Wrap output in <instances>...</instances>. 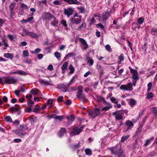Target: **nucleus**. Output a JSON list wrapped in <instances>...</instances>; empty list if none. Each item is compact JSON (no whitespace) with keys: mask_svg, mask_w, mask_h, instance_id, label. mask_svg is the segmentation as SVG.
<instances>
[{"mask_svg":"<svg viewBox=\"0 0 157 157\" xmlns=\"http://www.w3.org/2000/svg\"><path fill=\"white\" fill-rule=\"evenodd\" d=\"M15 3H12L10 4L9 7V10L10 13V17H12L14 14V12L13 11V9L15 6Z\"/></svg>","mask_w":157,"mask_h":157,"instance_id":"12","label":"nucleus"},{"mask_svg":"<svg viewBox=\"0 0 157 157\" xmlns=\"http://www.w3.org/2000/svg\"><path fill=\"white\" fill-rule=\"evenodd\" d=\"M77 77V75H75L74 76H73L72 78L71 79V80H70V81L69 83H68V85L70 86L72 84V83L74 82L75 81V79Z\"/></svg>","mask_w":157,"mask_h":157,"instance_id":"24","label":"nucleus"},{"mask_svg":"<svg viewBox=\"0 0 157 157\" xmlns=\"http://www.w3.org/2000/svg\"><path fill=\"white\" fill-rule=\"evenodd\" d=\"M83 87L82 85L78 87V92L77 94V98L79 100L83 101L85 98V95L82 93Z\"/></svg>","mask_w":157,"mask_h":157,"instance_id":"3","label":"nucleus"},{"mask_svg":"<svg viewBox=\"0 0 157 157\" xmlns=\"http://www.w3.org/2000/svg\"><path fill=\"white\" fill-rule=\"evenodd\" d=\"M39 81L41 84H43L45 85L49 84V83L47 81H45L43 80V79L40 78L39 79Z\"/></svg>","mask_w":157,"mask_h":157,"instance_id":"38","label":"nucleus"},{"mask_svg":"<svg viewBox=\"0 0 157 157\" xmlns=\"http://www.w3.org/2000/svg\"><path fill=\"white\" fill-rule=\"evenodd\" d=\"M109 11H107L103 14L102 16L103 21H106L107 19L109 16Z\"/></svg>","mask_w":157,"mask_h":157,"instance_id":"19","label":"nucleus"},{"mask_svg":"<svg viewBox=\"0 0 157 157\" xmlns=\"http://www.w3.org/2000/svg\"><path fill=\"white\" fill-rule=\"evenodd\" d=\"M30 93L34 95H37L38 90L36 89H33L31 90Z\"/></svg>","mask_w":157,"mask_h":157,"instance_id":"25","label":"nucleus"},{"mask_svg":"<svg viewBox=\"0 0 157 157\" xmlns=\"http://www.w3.org/2000/svg\"><path fill=\"white\" fill-rule=\"evenodd\" d=\"M70 24L72 25L74 24L78 25L81 23V19L78 18H75V17H72L70 18Z\"/></svg>","mask_w":157,"mask_h":157,"instance_id":"8","label":"nucleus"},{"mask_svg":"<svg viewBox=\"0 0 157 157\" xmlns=\"http://www.w3.org/2000/svg\"><path fill=\"white\" fill-rule=\"evenodd\" d=\"M29 36H30L32 38H36L39 36V35L38 34H35L34 33H33L31 32Z\"/></svg>","mask_w":157,"mask_h":157,"instance_id":"28","label":"nucleus"},{"mask_svg":"<svg viewBox=\"0 0 157 157\" xmlns=\"http://www.w3.org/2000/svg\"><path fill=\"white\" fill-rule=\"evenodd\" d=\"M89 116L95 118L98 116L100 113V110L98 108L94 109L93 110H90L88 111Z\"/></svg>","mask_w":157,"mask_h":157,"instance_id":"4","label":"nucleus"},{"mask_svg":"<svg viewBox=\"0 0 157 157\" xmlns=\"http://www.w3.org/2000/svg\"><path fill=\"white\" fill-rule=\"evenodd\" d=\"M86 59L87 61V63L90 67L92 66L94 63V61L92 58L89 56H86Z\"/></svg>","mask_w":157,"mask_h":157,"instance_id":"13","label":"nucleus"},{"mask_svg":"<svg viewBox=\"0 0 157 157\" xmlns=\"http://www.w3.org/2000/svg\"><path fill=\"white\" fill-rule=\"evenodd\" d=\"M32 105H29V107H27L25 109V111L27 112L30 113L32 111V109L31 108Z\"/></svg>","mask_w":157,"mask_h":157,"instance_id":"47","label":"nucleus"},{"mask_svg":"<svg viewBox=\"0 0 157 157\" xmlns=\"http://www.w3.org/2000/svg\"><path fill=\"white\" fill-rule=\"evenodd\" d=\"M123 113H120L119 111H116L113 113V115L116 116L115 118L117 120H122L123 117L122 115Z\"/></svg>","mask_w":157,"mask_h":157,"instance_id":"11","label":"nucleus"},{"mask_svg":"<svg viewBox=\"0 0 157 157\" xmlns=\"http://www.w3.org/2000/svg\"><path fill=\"white\" fill-rule=\"evenodd\" d=\"M80 42L84 46V50H86L88 48V45L87 44L86 40L80 38L79 39Z\"/></svg>","mask_w":157,"mask_h":157,"instance_id":"16","label":"nucleus"},{"mask_svg":"<svg viewBox=\"0 0 157 157\" xmlns=\"http://www.w3.org/2000/svg\"><path fill=\"white\" fill-rule=\"evenodd\" d=\"M20 7L24 9H27L28 8V7L23 3L21 4Z\"/></svg>","mask_w":157,"mask_h":157,"instance_id":"50","label":"nucleus"},{"mask_svg":"<svg viewBox=\"0 0 157 157\" xmlns=\"http://www.w3.org/2000/svg\"><path fill=\"white\" fill-rule=\"evenodd\" d=\"M83 128V127H81L80 128L78 127H75L73 129L72 131L73 133L74 134L73 135L76 134H78L82 130Z\"/></svg>","mask_w":157,"mask_h":157,"instance_id":"10","label":"nucleus"},{"mask_svg":"<svg viewBox=\"0 0 157 157\" xmlns=\"http://www.w3.org/2000/svg\"><path fill=\"white\" fill-rule=\"evenodd\" d=\"M96 97L97 98V101L99 102L101 101H102L103 102V101H104L105 99L104 98L100 95H97Z\"/></svg>","mask_w":157,"mask_h":157,"instance_id":"27","label":"nucleus"},{"mask_svg":"<svg viewBox=\"0 0 157 157\" xmlns=\"http://www.w3.org/2000/svg\"><path fill=\"white\" fill-rule=\"evenodd\" d=\"M144 21V19L142 17H140L138 19V22L140 24H142Z\"/></svg>","mask_w":157,"mask_h":157,"instance_id":"45","label":"nucleus"},{"mask_svg":"<svg viewBox=\"0 0 157 157\" xmlns=\"http://www.w3.org/2000/svg\"><path fill=\"white\" fill-rule=\"evenodd\" d=\"M18 73L20 75H26L27 74L25 72L21 71H18Z\"/></svg>","mask_w":157,"mask_h":157,"instance_id":"51","label":"nucleus"},{"mask_svg":"<svg viewBox=\"0 0 157 157\" xmlns=\"http://www.w3.org/2000/svg\"><path fill=\"white\" fill-rule=\"evenodd\" d=\"M19 108V105H15L14 106H12L10 108L11 111V112H12L14 110L18 111Z\"/></svg>","mask_w":157,"mask_h":157,"instance_id":"23","label":"nucleus"},{"mask_svg":"<svg viewBox=\"0 0 157 157\" xmlns=\"http://www.w3.org/2000/svg\"><path fill=\"white\" fill-rule=\"evenodd\" d=\"M30 32H31L28 31L25 29H24L23 30L22 35L23 36L25 35L29 36L30 34Z\"/></svg>","mask_w":157,"mask_h":157,"instance_id":"39","label":"nucleus"},{"mask_svg":"<svg viewBox=\"0 0 157 157\" xmlns=\"http://www.w3.org/2000/svg\"><path fill=\"white\" fill-rule=\"evenodd\" d=\"M152 109V113L155 114V115H156L157 114L156 113H157V110L156 107H153Z\"/></svg>","mask_w":157,"mask_h":157,"instance_id":"57","label":"nucleus"},{"mask_svg":"<svg viewBox=\"0 0 157 157\" xmlns=\"http://www.w3.org/2000/svg\"><path fill=\"white\" fill-rule=\"evenodd\" d=\"M69 70H70L69 74H73L75 71V69L72 64H70L69 67Z\"/></svg>","mask_w":157,"mask_h":157,"instance_id":"22","label":"nucleus"},{"mask_svg":"<svg viewBox=\"0 0 157 157\" xmlns=\"http://www.w3.org/2000/svg\"><path fill=\"white\" fill-rule=\"evenodd\" d=\"M142 127L141 126H140L138 128L137 130L136 131L137 133H140L142 130Z\"/></svg>","mask_w":157,"mask_h":157,"instance_id":"63","label":"nucleus"},{"mask_svg":"<svg viewBox=\"0 0 157 157\" xmlns=\"http://www.w3.org/2000/svg\"><path fill=\"white\" fill-rule=\"evenodd\" d=\"M136 101L133 99H130L129 101V105L131 106H133L135 105Z\"/></svg>","mask_w":157,"mask_h":157,"instance_id":"32","label":"nucleus"},{"mask_svg":"<svg viewBox=\"0 0 157 157\" xmlns=\"http://www.w3.org/2000/svg\"><path fill=\"white\" fill-rule=\"evenodd\" d=\"M64 103L68 105L71 104V100H66V101H64Z\"/></svg>","mask_w":157,"mask_h":157,"instance_id":"64","label":"nucleus"},{"mask_svg":"<svg viewBox=\"0 0 157 157\" xmlns=\"http://www.w3.org/2000/svg\"><path fill=\"white\" fill-rule=\"evenodd\" d=\"M129 137V136H123L122 137L121 139V142H124L125 141L127 140Z\"/></svg>","mask_w":157,"mask_h":157,"instance_id":"44","label":"nucleus"},{"mask_svg":"<svg viewBox=\"0 0 157 157\" xmlns=\"http://www.w3.org/2000/svg\"><path fill=\"white\" fill-rule=\"evenodd\" d=\"M85 152L87 155H91L92 154L91 150L89 148H87L85 150Z\"/></svg>","mask_w":157,"mask_h":157,"instance_id":"35","label":"nucleus"},{"mask_svg":"<svg viewBox=\"0 0 157 157\" xmlns=\"http://www.w3.org/2000/svg\"><path fill=\"white\" fill-rule=\"evenodd\" d=\"M65 87L66 85H64V84H61L58 86V88L60 89H62V88L65 89Z\"/></svg>","mask_w":157,"mask_h":157,"instance_id":"54","label":"nucleus"},{"mask_svg":"<svg viewBox=\"0 0 157 157\" xmlns=\"http://www.w3.org/2000/svg\"><path fill=\"white\" fill-rule=\"evenodd\" d=\"M68 63L65 62L62 65L61 69L62 70H66L67 69V67L68 65Z\"/></svg>","mask_w":157,"mask_h":157,"instance_id":"21","label":"nucleus"},{"mask_svg":"<svg viewBox=\"0 0 157 157\" xmlns=\"http://www.w3.org/2000/svg\"><path fill=\"white\" fill-rule=\"evenodd\" d=\"M37 57L39 60L41 59L43 57V55L42 54H39L37 55Z\"/></svg>","mask_w":157,"mask_h":157,"instance_id":"61","label":"nucleus"},{"mask_svg":"<svg viewBox=\"0 0 157 157\" xmlns=\"http://www.w3.org/2000/svg\"><path fill=\"white\" fill-rule=\"evenodd\" d=\"M17 78H14L13 77H8L5 78V83L9 84H14L17 81Z\"/></svg>","mask_w":157,"mask_h":157,"instance_id":"5","label":"nucleus"},{"mask_svg":"<svg viewBox=\"0 0 157 157\" xmlns=\"http://www.w3.org/2000/svg\"><path fill=\"white\" fill-rule=\"evenodd\" d=\"M126 124L128 126V128L127 129V130L129 129V128L130 127L133 125V123L130 121L129 120L126 121Z\"/></svg>","mask_w":157,"mask_h":157,"instance_id":"26","label":"nucleus"},{"mask_svg":"<svg viewBox=\"0 0 157 157\" xmlns=\"http://www.w3.org/2000/svg\"><path fill=\"white\" fill-rule=\"evenodd\" d=\"M57 99L59 102L64 101L63 100V97L62 96L59 97H58Z\"/></svg>","mask_w":157,"mask_h":157,"instance_id":"56","label":"nucleus"},{"mask_svg":"<svg viewBox=\"0 0 157 157\" xmlns=\"http://www.w3.org/2000/svg\"><path fill=\"white\" fill-rule=\"evenodd\" d=\"M110 100L113 103L117 104L118 102V101L114 97H112L110 98Z\"/></svg>","mask_w":157,"mask_h":157,"instance_id":"52","label":"nucleus"},{"mask_svg":"<svg viewBox=\"0 0 157 157\" xmlns=\"http://www.w3.org/2000/svg\"><path fill=\"white\" fill-rule=\"evenodd\" d=\"M151 32L152 35L156 36L157 35V31L156 28H152L151 30Z\"/></svg>","mask_w":157,"mask_h":157,"instance_id":"37","label":"nucleus"},{"mask_svg":"<svg viewBox=\"0 0 157 157\" xmlns=\"http://www.w3.org/2000/svg\"><path fill=\"white\" fill-rule=\"evenodd\" d=\"M152 86V83L151 82H149L147 85L148 89L147 91H149L151 90V87Z\"/></svg>","mask_w":157,"mask_h":157,"instance_id":"53","label":"nucleus"},{"mask_svg":"<svg viewBox=\"0 0 157 157\" xmlns=\"http://www.w3.org/2000/svg\"><path fill=\"white\" fill-rule=\"evenodd\" d=\"M110 150L112 154L117 155L118 157H125L123 150L119 145L110 148Z\"/></svg>","mask_w":157,"mask_h":157,"instance_id":"1","label":"nucleus"},{"mask_svg":"<svg viewBox=\"0 0 157 157\" xmlns=\"http://www.w3.org/2000/svg\"><path fill=\"white\" fill-rule=\"evenodd\" d=\"M54 16L49 12L43 13L42 15V18L43 20H49L52 19Z\"/></svg>","mask_w":157,"mask_h":157,"instance_id":"6","label":"nucleus"},{"mask_svg":"<svg viewBox=\"0 0 157 157\" xmlns=\"http://www.w3.org/2000/svg\"><path fill=\"white\" fill-rule=\"evenodd\" d=\"M129 68L130 69L131 73H132L133 74L132 75H135L136 74H137L138 73L136 70L130 67H129Z\"/></svg>","mask_w":157,"mask_h":157,"instance_id":"36","label":"nucleus"},{"mask_svg":"<svg viewBox=\"0 0 157 157\" xmlns=\"http://www.w3.org/2000/svg\"><path fill=\"white\" fill-rule=\"evenodd\" d=\"M63 1L69 4L79 5L80 2L77 0H63Z\"/></svg>","mask_w":157,"mask_h":157,"instance_id":"14","label":"nucleus"},{"mask_svg":"<svg viewBox=\"0 0 157 157\" xmlns=\"http://www.w3.org/2000/svg\"><path fill=\"white\" fill-rule=\"evenodd\" d=\"M106 50L109 52H111V47L109 44H107L105 46Z\"/></svg>","mask_w":157,"mask_h":157,"instance_id":"46","label":"nucleus"},{"mask_svg":"<svg viewBox=\"0 0 157 157\" xmlns=\"http://www.w3.org/2000/svg\"><path fill=\"white\" fill-rule=\"evenodd\" d=\"M127 42L128 44V46L130 48L131 50L132 51L133 50V48L132 47V44L130 41L128 40L127 41Z\"/></svg>","mask_w":157,"mask_h":157,"instance_id":"60","label":"nucleus"},{"mask_svg":"<svg viewBox=\"0 0 157 157\" xmlns=\"http://www.w3.org/2000/svg\"><path fill=\"white\" fill-rule=\"evenodd\" d=\"M132 79L133 81L134 80L135 81H137L139 79V77L138 76L137 74H136L135 75H132Z\"/></svg>","mask_w":157,"mask_h":157,"instance_id":"33","label":"nucleus"},{"mask_svg":"<svg viewBox=\"0 0 157 157\" xmlns=\"http://www.w3.org/2000/svg\"><path fill=\"white\" fill-rule=\"evenodd\" d=\"M5 120L7 122H13V121L12 120V119L11 117L9 116H8L5 117Z\"/></svg>","mask_w":157,"mask_h":157,"instance_id":"42","label":"nucleus"},{"mask_svg":"<svg viewBox=\"0 0 157 157\" xmlns=\"http://www.w3.org/2000/svg\"><path fill=\"white\" fill-rule=\"evenodd\" d=\"M54 55L57 58V59L59 58L60 57V54L58 52H55L54 53Z\"/></svg>","mask_w":157,"mask_h":157,"instance_id":"55","label":"nucleus"},{"mask_svg":"<svg viewBox=\"0 0 157 157\" xmlns=\"http://www.w3.org/2000/svg\"><path fill=\"white\" fill-rule=\"evenodd\" d=\"M61 23L64 27H67V26L66 21L65 20H62L61 21Z\"/></svg>","mask_w":157,"mask_h":157,"instance_id":"58","label":"nucleus"},{"mask_svg":"<svg viewBox=\"0 0 157 157\" xmlns=\"http://www.w3.org/2000/svg\"><path fill=\"white\" fill-rule=\"evenodd\" d=\"M29 53L27 50H25L23 51V56L26 57L29 56Z\"/></svg>","mask_w":157,"mask_h":157,"instance_id":"41","label":"nucleus"},{"mask_svg":"<svg viewBox=\"0 0 157 157\" xmlns=\"http://www.w3.org/2000/svg\"><path fill=\"white\" fill-rule=\"evenodd\" d=\"M120 89L122 90H127L131 91L132 90L133 88L132 85V83L131 82H129L128 84L122 85L120 86Z\"/></svg>","mask_w":157,"mask_h":157,"instance_id":"7","label":"nucleus"},{"mask_svg":"<svg viewBox=\"0 0 157 157\" xmlns=\"http://www.w3.org/2000/svg\"><path fill=\"white\" fill-rule=\"evenodd\" d=\"M27 128H28L26 125H21L19 126L18 130H15L14 132L16 135L22 138L27 134V133L24 130Z\"/></svg>","mask_w":157,"mask_h":157,"instance_id":"2","label":"nucleus"},{"mask_svg":"<svg viewBox=\"0 0 157 157\" xmlns=\"http://www.w3.org/2000/svg\"><path fill=\"white\" fill-rule=\"evenodd\" d=\"M53 20L51 22V24L55 27H57L58 24L59 22L58 20L56 18V17L54 16V17L52 18Z\"/></svg>","mask_w":157,"mask_h":157,"instance_id":"17","label":"nucleus"},{"mask_svg":"<svg viewBox=\"0 0 157 157\" xmlns=\"http://www.w3.org/2000/svg\"><path fill=\"white\" fill-rule=\"evenodd\" d=\"M153 96V94L151 92L149 93L147 95V98H152Z\"/></svg>","mask_w":157,"mask_h":157,"instance_id":"59","label":"nucleus"},{"mask_svg":"<svg viewBox=\"0 0 157 157\" xmlns=\"http://www.w3.org/2000/svg\"><path fill=\"white\" fill-rule=\"evenodd\" d=\"M77 8L79 10L80 12L81 13H83L85 11V8L83 6H80L78 7Z\"/></svg>","mask_w":157,"mask_h":157,"instance_id":"49","label":"nucleus"},{"mask_svg":"<svg viewBox=\"0 0 157 157\" xmlns=\"http://www.w3.org/2000/svg\"><path fill=\"white\" fill-rule=\"evenodd\" d=\"M37 106V108H35L33 109V112L36 113H38L39 112V111L40 110V107L39 106Z\"/></svg>","mask_w":157,"mask_h":157,"instance_id":"48","label":"nucleus"},{"mask_svg":"<svg viewBox=\"0 0 157 157\" xmlns=\"http://www.w3.org/2000/svg\"><path fill=\"white\" fill-rule=\"evenodd\" d=\"M73 11L74 9L72 8H65L64 9V13L68 17H69L71 15L73 14Z\"/></svg>","mask_w":157,"mask_h":157,"instance_id":"9","label":"nucleus"},{"mask_svg":"<svg viewBox=\"0 0 157 157\" xmlns=\"http://www.w3.org/2000/svg\"><path fill=\"white\" fill-rule=\"evenodd\" d=\"M33 17H30L27 19L25 20V22H30L33 19Z\"/></svg>","mask_w":157,"mask_h":157,"instance_id":"62","label":"nucleus"},{"mask_svg":"<svg viewBox=\"0 0 157 157\" xmlns=\"http://www.w3.org/2000/svg\"><path fill=\"white\" fill-rule=\"evenodd\" d=\"M41 51V49L39 48H37L35 49L34 51H32L31 52L32 54L36 53L37 54L39 53Z\"/></svg>","mask_w":157,"mask_h":157,"instance_id":"43","label":"nucleus"},{"mask_svg":"<svg viewBox=\"0 0 157 157\" xmlns=\"http://www.w3.org/2000/svg\"><path fill=\"white\" fill-rule=\"evenodd\" d=\"M4 56L7 58L12 59L13 58L14 56L11 53H6L4 54Z\"/></svg>","mask_w":157,"mask_h":157,"instance_id":"20","label":"nucleus"},{"mask_svg":"<svg viewBox=\"0 0 157 157\" xmlns=\"http://www.w3.org/2000/svg\"><path fill=\"white\" fill-rule=\"evenodd\" d=\"M86 28V25L85 23L83 22L82 23L81 25H79L77 29H85Z\"/></svg>","mask_w":157,"mask_h":157,"instance_id":"30","label":"nucleus"},{"mask_svg":"<svg viewBox=\"0 0 157 157\" xmlns=\"http://www.w3.org/2000/svg\"><path fill=\"white\" fill-rule=\"evenodd\" d=\"M153 140V138H150L149 139L147 140L146 141L145 143L144 144V145L145 147L147 146L151 143V142Z\"/></svg>","mask_w":157,"mask_h":157,"instance_id":"31","label":"nucleus"},{"mask_svg":"<svg viewBox=\"0 0 157 157\" xmlns=\"http://www.w3.org/2000/svg\"><path fill=\"white\" fill-rule=\"evenodd\" d=\"M80 147V144L78 143L76 144L73 145L71 146V148L73 149H77Z\"/></svg>","mask_w":157,"mask_h":157,"instance_id":"40","label":"nucleus"},{"mask_svg":"<svg viewBox=\"0 0 157 157\" xmlns=\"http://www.w3.org/2000/svg\"><path fill=\"white\" fill-rule=\"evenodd\" d=\"M67 131L64 128H61L59 132L58 136L59 137H62L63 136L64 134L66 133Z\"/></svg>","mask_w":157,"mask_h":157,"instance_id":"18","label":"nucleus"},{"mask_svg":"<svg viewBox=\"0 0 157 157\" xmlns=\"http://www.w3.org/2000/svg\"><path fill=\"white\" fill-rule=\"evenodd\" d=\"M112 105H108L103 108L102 109V110L106 111L107 110H109V109L112 108Z\"/></svg>","mask_w":157,"mask_h":157,"instance_id":"34","label":"nucleus"},{"mask_svg":"<svg viewBox=\"0 0 157 157\" xmlns=\"http://www.w3.org/2000/svg\"><path fill=\"white\" fill-rule=\"evenodd\" d=\"M64 116H56L54 118L55 120L57 121V120H59V121H61L64 118Z\"/></svg>","mask_w":157,"mask_h":157,"instance_id":"29","label":"nucleus"},{"mask_svg":"<svg viewBox=\"0 0 157 157\" xmlns=\"http://www.w3.org/2000/svg\"><path fill=\"white\" fill-rule=\"evenodd\" d=\"M67 120H68V124L70 125L72 122L74 120V116L73 115H71L67 117Z\"/></svg>","mask_w":157,"mask_h":157,"instance_id":"15","label":"nucleus"}]
</instances>
